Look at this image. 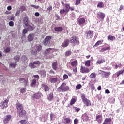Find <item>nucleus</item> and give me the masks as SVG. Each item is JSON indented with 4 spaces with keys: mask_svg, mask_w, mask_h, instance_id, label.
<instances>
[{
    "mask_svg": "<svg viewBox=\"0 0 124 124\" xmlns=\"http://www.w3.org/2000/svg\"><path fill=\"white\" fill-rule=\"evenodd\" d=\"M67 91H69V87L68 86H66V83H62L61 86L57 88V91L59 93L60 92H67Z\"/></svg>",
    "mask_w": 124,
    "mask_h": 124,
    "instance_id": "1",
    "label": "nucleus"
},
{
    "mask_svg": "<svg viewBox=\"0 0 124 124\" xmlns=\"http://www.w3.org/2000/svg\"><path fill=\"white\" fill-rule=\"evenodd\" d=\"M64 6V8L63 9L60 10V14H64V13H68V12H69V7H70V4L68 3H65Z\"/></svg>",
    "mask_w": 124,
    "mask_h": 124,
    "instance_id": "2",
    "label": "nucleus"
},
{
    "mask_svg": "<svg viewBox=\"0 0 124 124\" xmlns=\"http://www.w3.org/2000/svg\"><path fill=\"white\" fill-rule=\"evenodd\" d=\"M52 36H46L43 40V43L45 46H51V40Z\"/></svg>",
    "mask_w": 124,
    "mask_h": 124,
    "instance_id": "3",
    "label": "nucleus"
},
{
    "mask_svg": "<svg viewBox=\"0 0 124 124\" xmlns=\"http://www.w3.org/2000/svg\"><path fill=\"white\" fill-rule=\"evenodd\" d=\"M70 42L72 44H77V45L80 44V42L79 41V40H78V37H76V36H73L70 38Z\"/></svg>",
    "mask_w": 124,
    "mask_h": 124,
    "instance_id": "4",
    "label": "nucleus"
},
{
    "mask_svg": "<svg viewBox=\"0 0 124 124\" xmlns=\"http://www.w3.org/2000/svg\"><path fill=\"white\" fill-rule=\"evenodd\" d=\"M85 36L86 39H91L93 37V31L89 30L85 32Z\"/></svg>",
    "mask_w": 124,
    "mask_h": 124,
    "instance_id": "5",
    "label": "nucleus"
},
{
    "mask_svg": "<svg viewBox=\"0 0 124 124\" xmlns=\"http://www.w3.org/2000/svg\"><path fill=\"white\" fill-rule=\"evenodd\" d=\"M81 98L82 99L83 103H84V104H86V106H90V105H92V104L91 103V101L87 99V98H86V96H85V95L82 94Z\"/></svg>",
    "mask_w": 124,
    "mask_h": 124,
    "instance_id": "6",
    "label": "nucleus"
},
{
    "mask_svg": "<svg viewBox=\"0 0 124 124\" xmlns=\"http://www.w3.org/2000/svg\"><path fill=\"white\" fill-rule=\"evenodd\" d=\"M9 102V100L6 99L0 103L1 104L0 105L2 109H5L6 107H8V102Z\"/></svg>",
    "mask_w": 124,
    "mask_h": 124,
    "instance_id": "7",
    "label": "nucleus"
},
{
    "mask_svg": "<svg viewBox=\"0 0 124 124\" xmlns=\"http://www.w3.org/2000/svg\"><path fill=\"white\" fill-rule=\"evenodd\" d=\"M27 114V111H26L24 109H21V110H19L17 111V115L20 118H24L25 116Z\"/></svg>",
    "mask_w": 124,
    "mask_h": 124,
    "instance_id": "8",
    "label": "nucleus"
},
{
    "mask_svg": "<svg viewBox=\"0 0 124 124\" xmlns=\"http://www.w3.org/2000/svg\"><path fill=\"white\" fill-rule=\"evenodd\" d=\"M16 108L17 112L20 111L21 110L24 109V107H23V104H21L19 102H18L16 105Z\"/></svg>",
    "mask_w": 124,
    "mask_h": 124,
    "instance_id": "9",
    "label": "nucleus"
},
{
    "mask_svg": "<svg viewBox=\"0 0 124 124\" xmlns=\"http://www.w3.org/2000/svg\"><path fill=\"white\" fill-rule=\"evenodd\" d=\"M97 18H99V19H101L103 21L104 20V18H105V14L101 12H99L98 13H97Z\"/></svg>",
    "mask_w": 124,
    "mask_h": 124,
    "instance_id": "10",
    "label": "nucleus"
},
{
    "mask_svg": "<svg viewBox=\"0 0 124 124\" xmlns=\"http://www.w3.org/2000/svg\"><path fill=\"white\" fill-rule=\"evenodd\" d=\"M78 24L79 26H83L85 25V23H86V19L84 18H80L78 20Z\"/></svg>",
    "mask_w": 124,
    "mask_h": 124,
    "instance_id": "11",
    "label": "nucleus"
},
{
    "mask_svg": "<svg viewBox=\"0 0 124 124\" xmlns=\"http://www.w3.org/2000/svg\"><path fill=\"white\" fill-rule=\"evenodd\" d=\"M11 120V115H8L4 117L3 122L4 124H8V122Z\"/></svg>",
    "mask_w": 124,
    "mask_h": 124,
    "instance_id": "12",
    "label": "nucleus"
},
{
    "mask_svg": "<svg viewBox=\"0 0 124 124\" xmlns=\"http://www.w3.org/2000/svg\"><path fill=\"white\" fill-rule=\"evenodd\" d=\"M80 72L81 73H89L90 72V69L86 67L81 66Z\"/></svg>",
    "mask_w": 124,
    "mask_h": 124,
    "instance_id": "13",
    "label": "nucleus"
},
{
    "mask_svg": "<svg viewBox=\"0 0 124 124\" xmlns=\"http://www.w3.org/2000/svg\"><path fill=\"white\" fill-rule=\"evenodd\" d=\"M34 35H35V34L33 33L29 34L27 37V40L29 42L32 41V40H33V39L34 38Z\"/></svg>",
    "mask_w": 124,
    "mask_h": 124,
    "instance_id": "14",
    "label": "nucleus"
},
{
    "mask_svg": "<svg viewBox=\"0 0 124 124\" xmlns=\"http://www.w3.org/2000/svg\"><path fill=\"white\" fill-rule=\"evenodd\" d=\"M42 94L40 92H38V93L33 94L32 98H35L36 99H39V98L41 97Z\"/></svg>",
    "mask_w": 124,
    "mask_h": 124,
    "instance_id": "15",
    "label": "nucleus"
},
{
    "mask_svg": "<svg viewBox=\"0 0 124 124\" xmlns=\"http://www.w3.org/2000/svg\"><path fill=\"white\" fill-rule=\"evenodd\" d=\"M112 118H106L105 119L104 122L102 124H112Z\"/></svg>",
    "mask_w": 124,
    "mask_h": 124,
    "instance_id": "16",
    "label": "nucleus"
},
{
    "mask_svg": "<svg viewBox=\"0 0 124 124\" xmlns=\"http://www.w3.org/2000/svg\"><path fill=\"white\" fill-rule=\"evenodd\" d=\"M102 74L103 75V77H105V78H108L111 75V73L110 72H105L104 71H102Z\"/></svg>",
    "mask_w": 124,
    "mask_h": 124,
    "instance_id": "17",
    "label": "nucleus"
},
{
    "mask_svg": "<svg viewBox=\"0 0 124 124\" xmlns=\"http://www.w3.org/2000/svg\"><path fill=\"white\" fill-rule=\"evenodd\" d=\"M19 81L21 83H24V86H25V87H27V86H28V80H26L24 78H20L19 79Z\"/></svg>",
    "mask_w": 124,
    "mask_h": 124,
    "instance_id": "18",
    "label": "nucleus"
},
{
    "mask_svg": "<svg viewBox=\"0 0 124 124\" xmlns=\"http://www.w3.org/2000/svg\"><path fill=\"white\" fill-rule=\"evenodd\" d=\"M96 121L99 124H101L102 122V115H98L96 117Z\"/></svg>",
    "mask_w": 124,
    "mask_h": 124,
    "instance_id": "19",
    "label": "nucleus"
},
{
    "mask_svg": "<svg viewBox=\"0 0 124 124\" xmlns=\"http://www.w3.org/2000/svg\"><path fill=\"white\" fill-rule=\"evenodd\" d=\"M70 40L68 39H67L64 41V42L62 44V47H67L68 46V45L69 44Z\"/></svg>",
    "mask_w": 124,
    "mask_h": 124,
    "instance_id": "20",
    "label": "nucleus"
},
{
    "mask_svg": "<svg viewBox=\"0 0 124 124\" xmlns=\"http://www.w3.org/2000/svg\"><path fill=\"white\" fill-rule=\"evenodd\" d=\"M54 98V93L50 92V93L47 96V99L49 101H52Z\"/></svg>",
    "mask_w": 124,
    "mask_h": 124,
    "instance_id": "21",
    "label": "nucleus"
},
{
    "mask_svg": "<svg viewBox=\"0 0 124 124\" xmlns=\"http://www.w3.org/2000/svg\"><path fill=\"white\" fill-rule=\"evenodd\" d=\"M71 65L72 67H76L78 65V61L75 59L74 61L71 62Z\"/></svg>",
    "mask_w": 124,
    "mask_h": 124,
    "instance_id": "22",
    "label": "nucleus"
},
{
    "mask_svg": "<svg viewBox=\"0 0 124 124\" xmlns=\"http://www.w3.org/2000/svg\"><path fill=\"white\" fill-rule=\"evenodd\" d=\"M25 27L26 29L28 31H33V27L30 24H27V25H25Z\"/></svg>",
    "mask_w": 124,
    "mask_h": 124,
    "instance_id": "23",
    "label": "nucleus"
},
{
    "mask_svg": "<svg viewBox=\"0 0 124 124\" xmlns=\"http://www.w3.org/2000/svg\"><path fill=\"white\" fill-rule=\"evenodd\" d=\"M82 119L83 122H87V121H89V116H88V114L86 113L83 114Z\"/></svg>",
    "mask_w": 124,
    "mask_h": 124,
    "instance_id": "24",
    "label": "nucleus"
},
{
    "mask_svg": "<svg viewBox=\"0 0 124 124\" xmlns=\"http://www.w3.org/2000/svg\"><path fill=\"white\" fill-rule=\"evenodd\" d=\"M52 67L54 70L58 69V62H55L52 64Z\"/></svg>",
    "mask_w": 124,
    "mask_h": 124,
    "instance_id": "25",
    "label": "nucleus"
},
{
    "mask_svg": "<svg viewBox=\"0 0 124 124\" xmlns=\"http://www.w3.org/2000/svg\"><path fill=\"white\" fill-rule=\"evenodd\" d=\"M63 30V28H62V27L54 28V31H57V32H61V31H62Z\"/></svg>",
    "mask_w": 124,
    "mask_h": 124,
    "instance_id": "26",
    "label": "nucleus"
},
{
    "mask_svg": "<svg viewBox=\"0 0 124 124\" xmlns=\"http://www.w3.org/2000/svg\"><path fill=\"white\" fill-rule=\"evenodd\" d=\"M35 85H36V79H33L30 84L31 88H35Z\"/></svg>",
    "mask_w": 124,
    "mask_h": 124,
    "instance_id": "27",
    "label": "nucleus"
},
{
    "mask_svg": "<svg viewBox=\"0 0 124 124\" xmlns=\"http://www.w3.org/2000/svg\"><path fill=\"white\" fill-rule=\"evenodd\" d=\"M110 50V46H105L104 48H102L100 52L101 53H103V52H105V51H108Z\"/></svg>",
    "mask_w": 124,
    "mask_h": 124,
    "instance_id": "28",
    "label": "nucleus"
},
{
    "mask_svg": "<svg viewBox=\"0 0 124 124\" xmlns=\"http://www.w3.org/2000/svg\"><path fill=\"white\" fill-rule=\"evenodd\" d=\"M42 87L44 88V90H45V92H48L50 90V88H49L47 85L42 84Z\"/></svg>",
    "mask_w": 124,
    "mask_h": 124,
    "instance_id": "29",
    "label": "nucleus"
},
{
    "mask_svg": "<svg viewBox=\"0 0 124 124\" xmlns=\"http://www.w3.org/2000/svg\"><path fill=\"white\" fill-rule=\"evenodd\" d=\"M23 22L25 24V26L29 25V17L28 16H25L23 18Z\"/></svg>",
    "mask_w": 124,
    "mask_h": 124,
    "instance_id": "30",
    "label": "nucleus"
},
{
    "mask_svg": "<svg viewBox=\"0 0 124 124\" xmlns=\"http://www.w3.org/2000/svg\"><path fill=\"white\" fill-rule=\"evenodd\" d=\"M107 38L108 40H110L111 41H114L116 38L115 36H112V35H109L107 36Z\"/></svg>",
    "mask_w": 124,
    "mask_h": 124,
    "instance_id": "31",
    "label": "nucleus"
},
{
    "mask_svg": "<svg viewBox=\"0 0 124 124\" xmlns=\"http://www.w3.org/2000/svg\"><path fill=\"white\" fill-rule=\"evenodd\" d=\"M73 111H74V112H76L77 113H78L80 110V108H78L77 107L73 106L72 107Z\"/></svg>",
    "mask_w": 124,
    "mask_h": 124,
    "instance_id": "32",
    "label": "nucleus"
},
{
    "mask_svg": "<svg viewBox=\"0 0 124 124\" xmlns=\"http://www.w3.org/2000/svg\"><path fill=\"white\" fill-rule=\"evenodd\" d=\"M50 53H53V49L52 48H48L45 51L46 55H48V54H50Z\"/></svg>",
    "mask_w": 124,
    "mask_h": 124,
    "instance_id": "33",
    "label": "nucleus"
},
{
    "mask_svg": "<svg viewBox=\"0 0 124 124\" xmlns=\"http://www.w3.org/2000/svg\"><path fill=\"white\" fill-rule=\"evenodd\" d=\"M102 42H103V40H100L98 41L93 46V47H95L96 46H98V45L100 44H102Z\"/></svg>",
    "mask_w": 124,
    "mask_h": 124,
    "instance_id": "34",
    "label": "nucleus"
},
{
    "mask_svg": "<svg viewBox=\"0 0 124 124\" xmlns=\"http://www.w3.org/2000/svg\"><path fill=\"white\" fill-rule=\"evenodd\" d=\"M49 81L52 83H57V81H58L57 78H51L49 79Z\"/></svg>",
    "mask_w": 124,
    "mask_h": 124,
    "instance_id": "35",
    "label": "nucleus"
},
{
    "mask_svg": "<svg viewBox=\"0 0 124 124\" xmlns=\"http://www.w3.org/2000/svg\"><path fill=\"white\" fill-rule=\"evenodd\" d=\"M14 60L16 62H18L19 61H20V56L19 55H16V56H14Z\"/></svg>",
    "mask_w": 124,
    "mask_h": 124,
    "instance_id": "36",
    "label": "nucleus"
},
{
    "mask_svg": "<svg viewBox=\"0 0 124 124\" xmlns=\"http://www.w3.org/2000/svg\"><path fill=\"white\" fill-rule=\"evenodd\" d=\"M96 78V74L95 73H92L90 75V78L91 79H95Z\"/></svg>",
    "mask_w": 124,
    "mask_h": 124,
    "instance_id": "37",
    "label": "nucleus"
},
{
    "mask_svg": "<svg viewBox=\"0 0 124 124\" xmlns=\"http://www.w3.org/2000/svg\"><path fill=\"white\" fill-rule=\"evenodd\" d=\"M85 65L87 67L91 66V60L86 61L85 62Z\"/></svg>",
    "mask_w": 124,
    "mask_h": 124,
    "instance_id": "38",
    "label": "nucleus"
},
{
    "mask_svg": "<svg viewBox=\"0 0 124 124\" xmlns=\"http://www.w3.org/2000/svg\"><path fill=\"white\" fill-rule=\"evenodd\" d=\"M97 63H98V64H101V63H103V62H105V59H100L98 61H97Z\"/></svg>",
    "mask_w": 124,
    "mask_h": 124,
    "instance_id": "39",
    "label": "nucleus"
},
{
    "mask_svg": "<svg viewBox=\"0 0 124 124\" xmlns=\"http://www.w3.org/2000/svg\"><path fill=\"white\" fill-rule=\"evenodd\" d=\"M10 67H12V68H16V66H17V63H11L9 64Z\"/></svg>",
    "mask_w": 124,
    "mask_h": 124,
    "instance_id": "40",
    "label": "nucleus"
},
{
    "mask_svg": "<svg viewBox=\"0 0 124 124\" xmlns=\"http://www.w3.org/2000/svg\"><path fill=\"white\" fill-rule=\"evenodd\" d=\"M71 54H72V52L71 51V50H69L68 51H67L65 53V56L66 57H68V56H70V55H71Z\"/></svg>",
    "mask_w": 124,
    "mask_h": 124,
    "instance_id": "41",
    "label": "nucleus"
},
{
    "mask_svg": "<svg viewBox=\"0 0 124 124\" xmlns=\"http://www.w3.org/2000/svg\"><path fill=\"white\" fill-rule=\"evenodd\" d=\"M29 67L31 68L32 69L33 68H36V66H35L34 63H29Z\"/></svg>",
    "mask_w": 124,
    "mask_h": 124,
    "instance_id": "42",
    "label": "nucleus"
},
{
    "mask_svg": "<svg viewBox=\"0 0 124 124\" xmlns=\"http://www.w3.org/2000/svg\"><path fill=\"white\" fill-rule=\"evenodd\" d=\"M19 123L21 124H29V122H28L26 120H21L19 121Z\"/></svg>",
    "mask_w": 124,
    "mask_h": 124,
    "instance_id": "43",
    "label": "nucleus"
},
{
    "mask_svg": "<svg viewBox=\"0 0 124 124\" xmlns=\"http://www.w3.org/2000/svg\"><path fill=\"white\" fill-rule=\"evenodd\" d=\"M76 102V99L74 98H72L70 102V105H73Z\"/></svg>",
    "mask_w": 124,
    "mask_h": 124,
    "instance_id": "44",
    "label": "nucleus"
},
{
    "mask_svg": "<svg viewBox=\"0 0 124 124\" xmlns=\"http://www.w3.org/2000/svg\"><path fill=\"white\" fill-rule=\"evenodd\" d=\"M37 48V52H40L41 50H42V46L41 45H39L38 46H36Z\"/></svg>",
    "mask_w": 124,
    "mask_h": 124,
    "instance_id": "45",
    "label": "nucleus"
},
{
    "mask_svg": "<svg viewBox=\"0 0 124 124\" xmlns=\"http://www.w3.org/2000/svg\"><path fill=\"white\" fill-rule=\"evenodd\" d=\"M104 6V4L102 3V2H99L97 7H99V8H102Z\"/></svg>",
    "mask_w": 124,
    "mask_h": 124,
    "instance_id": "46",
    "label": "nucleus"
},
{
    "mask_svg": "<svg viewBox=\"0 0 124 124\" xmlns=\"http://www.w3.org/2000/svg\"><path fill=\"white\" fill-rule=\"evenodd\" d=\"M64 120L65 121L66 124H69V123L71 122V120L69 118H65L64 119Z\"/></svg>",
    "mask_w": 124,
    "mask_h": 124,
    "instance_id": "47",
    "label": "nucleus"
},
{
    "mask_svg": "<svg viewBox=\"0 0 124 124\" xmlns=\"http://www.w3.org/2000/svg\"><path fill=\"white\" fill-rule=\"evenodd\" d=\"M20 10L23 12V11H27V9L26 8V7L25 6H21L20 7Z\"/></svg>",
    "mask_w": 124,
    "mask_h": 124,
    "instance_id": "48",
    "label": "nucleus"
},
{
    "mask_svg": "<svg viewBox=\"0 0 124 124\" xmlns=\"http://www.w3.org/2000/svg\"><path fill=\"white\" fill-rule=\"evenodd\" d=\"M33 63L35 65H38V66H39V65H40V62H39V61H35Z\"/></svg>",
    "mask_w": 124,
    "mask_h": 124,
    "instance_id": "49",
    "label": "nucleus"
},
{
    "mask_svg": "<svg viewBox=\"0 0 124 124\" xmlns=\"http://www.w3.org/2000/svg\"><path fill=\"white\" fill-rule=\"evenodd\" d=\"M26 91H27V89L26 88H22L20 89V93H26Z\"/></svg>",
    "mask_w": 124,
    "mask_h": 124,
    "instance_id": "50",
    "label": "nucleus"
},
{
    "mask_svg": "<svg viewBox=\"0 0 124 124\" xmlns=\"http://www.w3.org/2000/svg\"><path fill=\"white\" fill-rule=\"evenodd\" d=\"M81 3V0H76L75 5H79Z\"/></svg>",
    "mask_w": 124,
    "mask_h": 124,
    "instance_id": "51",
    "label": "nucleus"
},
{
    "mask_svg": "<svg viewBox=\"0 0 124 124\" xmlns=\"http://www.w3.org/2000/svg\"><path fill=\"white\" fill-rule=\"evenodd\" d=\"M81 88H82V85L81 84H78L76 86V89L77 90H80V89H81Z\"/></svg>",
    "mask_w": 124,
    "mask_h": 124,
    "instance_id": "52",
    "label": "nucleus"
},
{
    "mask_svg": "<svg viewBox=\"0 0 124 124\" xmlns=\"http://www.w3.org/2000/svg\"><path fill=\"white\" fill-rule=\"evenodd\" d=\"M31 7H33L35 9H38L39 8V6H36L35 5H31Z\"/></svg>",
    "mask_w": 124,
    "mask_h": 124,
    "instance_id": "53",
    "label": "nucleus"
},
{
    "mask_svg": "<svg viewBox=\"0 0 124 124\" xmlns=\"http://www.w3.org/2000/svg\"><path fill=\"white\" fill-rule=\"evenodd\" d=\"M124 9V5H121L119 8L117 9L118 11H121V10H123Z\"/></svg>",
    "mask_w": 124,
    "mask_h": 124,
    "instance_id": "54",
    "label": "nucleus"
},
{
    "mask_svg": "<svg viewBox=\"0 0 124 124\" xmlns=\"http://www.w3.org/2000/svg\"><path fill=\"white\" fill-rule=\"evenodd\" d=\"M9 25L10 27H13L14 26V22L13 21H10L9 22Z\"/></svg>",
    "mask_w": 124,
    "mask_h": 124,
    "instance_id": "55",
    "label": "nucleus"
},
{
    "mask_svg": "<svg viewBox=\"0 0 124 124\" xmlns=\"http://www.w3.org/2000/svg\"><path fill=\"white\" fill-rule=\"evenodd\" d=\"M52 9H53V8H52V6H49L47 8V11H49V12H50L51 11V10H52Z\"/></svg>",
    "mask_w": 124,
    "mask_h": 124,
    "instance_id": "56",
    "label": "nucleus"
},
{
    "mask_svg": "<svg viewBox=\"0 0 124 124\" xmlns=\"http://www.w3.org/2000/svg\"><path fill=\"white\" fill-rule=\"evenodd\" d=\"M28 31H28V30L27 29H23L22 31V33L23 34H26V33H27V32H28Z\"/></svg>",
    "mask_w": 124,
    "mask_h": 124,
    "instance_id": "57",
    "label": "nucleus"
},
{
    "mask_svg": "<svg viewBox=\"0 0 124 124\" xmlns=\"http://www.w3.org/2000/svg\"><path fill=\"white\" fill-rule=\"evenodd\" d=\"M5 53H8L10 52V48L7 47L4 50Z\"/></svg>",
    "mask_w": 124,
    "mask_h": 124,
    "instance_id": "58",
    "label": "nucleus"
},
{
    "mask_svg": "<svg viewBox=\"0 0 124 124\" xmlns=\"http://www.w3.org/2000/svg\"><path fill=\"white\" fill-rule=\"evenodd\" d=\"M41 74L42 75H43V76H46V71L43 70L41 71Z\"/></svg>",
    "mask_w": 124,
    "mask_h": 124,
    "instance_id": "59",
    "label": "nucleus"
},
{
    "mask_svg": "<svg viewBox=\"0 0 124 124\" xmlns=\"http://www.w3.org/2000/svg\"><path fill=\"white\" fill-rule=\"evenodd\" d=\"M63 78L64 80L68 79V76H67V75H66V74H64V75L63 76Z\"/></svg>",
    "mask_w": 124,
    "mask_h": 124,
    "instance_id": "60",
    "label": "nucleus"
},
{
    "mask_svg": "<svg viewBox=\"0 0 124 124\" xmlns=\"http://www.w3.org/2000/svg\"><path fill=\"white\" fill-rule=\"evenodd\" d=\"M19 15H20V10H18L16 12V16H19Z\"/></svg>",
    "mask_w": 124,
    "mask_h": 124,
    "instance_id": "61",
    "label": "nucleus"
},
{
    "mask_svg": "<svg viewBox=\"0 0 124 124\" xmlns=\"http://www.w3.org/2000/svg\"><path fill=\"white\" fill-rule=\"evenodd\" d=\"M31 54H32V55H37V50L36 51H33V50H32V51H31Z\"/></svg>",
    "mask_w": 124,
    "mask_h": 124,
    "instance_id": "62",
    "label": "nucleus"
},
{
    "mask_svg": "<svg viewBox=\"0 0 124 124\" xmlns=\"http://www.w3.org/2000/svg\"><path fill=\"white\" fill-rule=\"evenodd\" d=\"M55 17L56 18V20H61V18H60V16L57 14L55 15Z\"/></svg>",
    "mask_w": 124,
    "mask_h": 124,
    "instance_id": "63",
    "label": "nucleus"
},
{
    "mask_svg": "<svg viewBox=\"0 0 124 124\" xmlns=\"http://www.w3.org/2000/svg\"><path fill=\"white\" fill-rule=\"evenodd\" d=\"M74 122V124H78V119L75 118Z\"/></svg>",
    "mask_w": 124,
    "mask_h": 124,
    "instance_id": "64",
    "label": "nucleus"
}]
</instances>
